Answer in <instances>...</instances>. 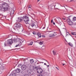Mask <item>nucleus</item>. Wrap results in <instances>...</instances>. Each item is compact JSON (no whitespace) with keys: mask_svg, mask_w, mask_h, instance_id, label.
Wrapping results in <instances>:
<instances>
[{"mask_svg":"<svg viewBox=\"0 0 76 76\" xmlns=\"http://www.w3.org/2000/svg\"><path fill=\"white\" fill-rule=\"evenodd\" d=\"M22 19L24 21L26 24H28L29 25L31 24V23L29 22V18L28 15L24 16L23 17H21L20 18H18V21L19 22H21V21H22Z\"/></svg>","mask_w":76,"mask_h":76,"instance_id":"1","label":"nucleus"},{"mask_svg":"<svg viewBox=\"0 0 76 76\" xmlns=\"http://www.w3.org/2000/svg\"><path fill=\"white\" fill-rule=\"evenodd\" d=\"M13 41L15 42L18 41L19 44H20L23 42V41L22 40V39L19 38L15 39L13 40Z\"/></svg>","mask_w":76,"mask_h":76,"instance_id":"2","label":"nucleus"},{"mask_svg":"<svg viewBox=\"0 0 76 76\" xmlns=\"http://www.w3.org/2000/svg\"><path fill=\"white\" fill-rule=\"evenodd\" d=\"M69 17H70V16L68 17V19H67V21L69 25V26H71V25H73V23H72L71 20H70V18H69Z\"/></svg>","mask_w":76,"mask_h":76,"instance_id":"3","label":"nucleus"},{"mask_svg":"<svg viewBox=\"0 0 76 76\" xmlns=\"http://www.w3.org/2000/svg\"><path fill=\"white\" fill-rule=\"evenodd\" d=\"M21 68L23 70H25L27 68V66L25 65H23L21 66Z\"/></svg>","mask_w":76,"mask_h":76,"instance_id":"4","label":"nucleus"},{"mask_svg":"<svg viewBox=\"0 0 76 76\" xmlns=\"http://www.w3.org/2000/svg\"><path fill=\"white\" fill-rule=\"evenodd\" d=\"M37 72L38 73H42L43 72L42 69L41 68H38L37 69Z\"/></svg>","mask_w":76,"mask_h":76,"instance_id":"5","label":"nucleus"},{"mask_svg":"<svg viewBox=\"0 0 76 76\" xmlns=\"http://www.w3.org/2000/svg\"><path fill=\"white\" fill-rule=\"evenodd\" d=\"M57 32H54L53 33L50 34L49 35V37H53L54 36H56L57 35Z\"/></svg>","mask_w":76,"mask_h":76,"instance_id":"6","label":"nucleus"},{"mask_svg":"<svg viewBox=\"0 0 76 76\" xmlns=\"http://www.w3.org/2000/svg\"><path fill=\"white\" fill-rule=\"evenodd\" d=\"M22 25L20 23H17L15 27H16V28H20L22 27Z\"/></svg>","mask_w":76,"mask_h":76,"instance_id":"7","label":"nucleus"},{"mask_svg":"<svg viewBox=\"0 0 76 76\" xmlns=\"http://www.w3.org/2000/svg\"><path fill=\"white\" fill-rule=\"evenodd\" d=\"M1 70H4V69H6V65L4 64H2L1 65Z\"/></svg>","mask_w":76,"mask_h":76,"instance_id":"8","label":"nucleus"},{"mask_svg":"<svg viewBox=\"0 0 76 76\" xmlns=\"http://www.w3.org/2000/svg\"><path fill=\"white\" fill-rule=\"evenodd\" d=\"M12 44V39H9L7 40V44L8 45H11Z\"/></svg>","mask_w":76,"mask_h":76,"instance_id":"9","label":"nucleus"},{"mask_svg":"<svg viewBox=\"0 0 76 76\" xmlns=\"http://www.w3.org/2000/svg\"><path fill=\"white\" fill-rule=\"evenodd\" d=\"M31 26L32 28H33L34 26H36V28H38V25H37V26L35 25V22L32 23Z\"/></svg>","mask_w":76,"mask_h":76,"instance_id":"10","label":"nucleus"},{"mask_svg":"<svg viewBox=\"0 0 76 76\" xmlns=\"http://www.w3.org/2000/svg\"><path fill=\"white\" fill-rule=\"evenodd\" d=\"M20 69L19 68H18L15 70V72H16V73H20Z\"/></svg>","mask_w":76,"mask_h":76,"instance_id":"11","label":"nucleus"},{"mask_svg":"<svg viewBox=\"0 0 76 76\" xmlns=\"http://www.w3.org/2000/svg\"><path fill=\"white\" fill-rule=\"evenodd\" d=\"M31 71L30 70H28V75H30V76H31V75H32V74H31Z\"/></svg>","mask_w":76,"mask_h":76,"instance_id":"12","label":"nucleus"},{"mask_svg":"<svg viewBox=\"0 0 76 76\" xmlns=\"http://www.w3.org/2000/svg\"><path fill=\"white\" fill-rule=\"evenodd\" d=\"M9 6V5L6 3H4L3 4H2V6Z\"/></svg>","mask_w":76,"mask_h":76,"instance_id":"13","label":"nucleus"},{"mask_svg":"<svg viewBox=\"0 0 76 76\" xmlns=\"http://www.w3.org/2000/svg\"><path fill=\"white\" fill-rule=\"evenodd\" d=\"M68 45H69V46H70V47H72L73 46V44H72V43L70 42L68 43Z\"/></svg>","mask_w":76,"mask_h":76,"instance_id":"14","label":"nucleus"},{"mask_svg":"<svg viewBox=\"0 0 76 76\" xmlns=\"http://www.w3.org/2000/svg\"><path fill=\"white\" fill-rule=\"evenodd\" d=\"M72 20L73 21H74V22H75V21H76V17H74L72 19Z\"/></svg>","mask_w":76,"mask_h":76,"instance_id":"15","label":"nucleus"},{"mask_svg":"<svg viewBox=\"0 0 76 76\" xmlns=\"http://www.w3.org/2000/svg\"><path fill=\"white\" fill-rule=\"evenodd\" d=\"M71 34L72 35H76V32H71Z\"/></svg>","mask_w":76,"mask_h":76,"instance_id":"16","label":"nucleus"},{"mask_svg":"<svg viewBox=\"0 0 76 76\" xmlns=\"http://www.w3.org/2000/svg\"><path fill=\"white\" fill-rule=\"evenodd\" d=\"M30 61L31 63L32 64L33 63H34V60H33V59H31L30 60Z\"/></svg>","mask_w":76,"mask_h":76,"instance_id":"17","label":"nucleus"},{"mask_svg":"<svg viewBox=\"0 0 76 76\" xmlns=\"http://www.w3.org/2000/svg\"><path fill=\"white\" fill-rule=\"evenodd\" d=\"M4 10H8V7H4Z\"/></svg>","mask_w":76,"mask_h":76,"instance_id":"18","label":"nucleus"},{"mask_svg":"<svg viewBox=\"0 0 76 76\" xmlns=\"http://www.w3.org/2000/svg\"><path fill=\"white\" fill-rule=\"evenodd\" d=\"M67 34L66 36H67V35H70L71 37H72V35H70V34H69V33L67 32L66 33Z\"/></svg>","mask_w":76,"mask_h":76,"instance_id":"19","label":"nucleus"},{"mask_svg":"<svg viewBox=\"0 0 76 76\" xmlns=\"http://www.w3.org/2000/svg\"><path fill=\"white\" fill-rule=\"evenodd\" d=\"M9 45V44H8L7 43H4V47H5V46H7V45Z\"/></svg>","mask_w":76,"mask_h":76,"instance_id":"20","label":"nucleus"},{"mask_svg":"<svg viewBox=\"0 0 76 76\" xmlns=\"http://www.w3.org/2000/svg\"><path fill=\"white\" fill-rule=\"evenodd\" d=\"M39 44L40 45H42V44H43V42H40L39 43Z\"/></svg>","mask_w":76,"mask_h":76,"instance_id":"21","label":"nucleus"},{"mask_svg":"<svg viewBox=\"0 0 76 76\" xmlns=\"http://www.w3.org/2000/svg\"><path fill=\"white\" fill-rule=\"evenodd\" d=\"M24 76H30V75H29L28 74H26L24 75Z\"/></svg>","mask_w":76,"mask_h":76,"instance_id":"22","label":"nucleus"},{"mask_svg":"<svg viewBox=\"0 0 76 76\" xmlns=\"http://www.w3.org/2000/svg\"><path fill=\"white\" fill-rule=\"evenodd\" d=\"M53 53L54 55H56V53H55V51H54V50H53Z\"/></svg>","mask_w":76,"mask_h":76,"instance_id":"23","label":"nucleus"},{"mask_svg":"<svg viewBox=\"0 0 76 76\" xmlns=\"http://www.w3.org/2000/svg\"><path fill=\"white\" fill-rule=\"evenodd\" d=\"M13 76H16V74L15 73H12Z\"/></svg>","mask_w":76,"mask_h":76,"instance_id":"24","label":"nucleus"},{"mask_svg":"<svg viewBox=\"0 0 76 76\" xmlns=\"http://www.w3.org/2000/svg\"><path fill=\"white\" fill-rule=\"evenodd\" d=\"M41 34L39 33H37V35H38V36H39V35H40Z\"/></svg>","mask_w":76,"mask_h":76,"instance_id":"25","label":"nucleus"},{"mask_svg":"<svg viewBox=\"0 0 76 76\" xmlns=\"http://www.w3.org/2000/svg\"><path fill=\"white\" fill-rule=\"evenodd\" d=\"M31 5H30L29 6V7H28V9H29V8H31Z\"/></svg>","mask_w":76,"mask_h":76,"instance_id":"26","label":"nucleus"},{"mask_svg":"<svg viewBox=\"0 0 76 76\" xmlns=\"http://www.w3.org/2000/svg\"><path fill=\"white\" fill-rule=\"evenodd\" d=\"M18 46H19V44H18V45H16L15 46V47H18Z\"/></svg>","mask_w":76,"mask_h":76,"instance_id":"27","label":"nucleus"},{"mask_svg":"<svg viewBox=\"0 0 76 76\" xmlns=\"http://www.w3.org/2000/svg\"><path fill=\"white\" fill-rule=\"evenodd\" d=\"M38 37H39V38H41V34L40 35H39V36H38Z\"/></svg>","mask_w":76,"mask_h":76,"instance_id":"28","label":"nucleus"},{"mask_svg":"<svg viewBox=\"0 0 76 76\" xmlns=\"http://www.w3.org/2000/svg\"><path fill=\"white\" fill-rule=\"evenodd\" d=\"M42 37H44V38H45V36L44 35H42Z\"/></svg>","mask_w":76,"mask_h":76,"instance_id":"29","label":"nucleus"},{"mask_svg":"<svg viewBox=\"0 0 76 76\" xmlns=\"http://www.w3.org/2000/svg\"><path fill=\"white\" fill-rule=\"evenodd\" d=\"M32 44H33V42H31L30 43L31 45H32Z\"/></svg>","mask_w":76,"mask_h":76,"instance_id":"30","label":"nucleus"},{"mask_svg":"<svg viewBox=\"0 0 76 76\" xmlns=\"http://www.w3.org/2000/svg\"><path fill=\"white\" fill-rule=\"evenodd\" d=\"M2 10V7L0 6V10Z\"/></svg>","mask_w":76,"mask_h":76,"instance_id":"31","label":"nucleus"},{"mask_svg":"<svg viewBox=\"0 0 76 76\" xmlns=\"http://www.w3.org/2000/svg\"><path fill=\"white\" fill-rule=\"evenodd\" d=\"M10 76H13L12 74H10Z\"/></svg>","mask_w":76,"mask_h":76,"instance_id":"32","label":"nucleus"},{"mask_svg":"<svg viewBox=\"0 0 76 76\" xmlns=\"http://www.w3.org/2000/svg\"><path fill=\"white\" fill-rule=\"evenodd\" d=\"M35 69H36V70H37V69H37V66H36L35 67Z\"/></svg>","mask_w":76,"mask_h":76,"instance_id":"33","label":"nucleus"},{"mask_svg":"<svg viewBox=\"0 0 76 76\" xmlns=\"http://www.w3.org/2000/svg\"><path fill=\"white\" fill-rule=\"evenodd\" d=\"M51 23H53V20H51Z\"/></svg>","mask_w":76,"mask_h":76,"instance_id":"34","label":"nucleus"},{"mask_svg":"<svg viewBox=\"0 0 76 76\" xmlns=\"http://www.w3.org/2000/svg\"><path fill=\"white\" fill-rule=\"evenodd\" d=\"M56 69H57L58 70H59V69H58V68L57 67H56Z\"/></svg>","mask_w":76,"mask_h":76,"instance_id":"35","label":"nucleus"},{"mask_svg":"<svg viewBox=\"0 0 76 76\" xmlns=\"http://www.w3.org/2000/svg\"><path fill=\"white\" fill-rule=\"evenodd\" d=\"M39 63H44V62H39Z\"/></svg>","mask_w":76,"mask_h":76,"instance_id":"36","label":"nucleus"},{"mask_svg":"<svg viewBox=\"0 0 76 76\" xmlns=\"http://www.w3.org/2000/svg\"><path fill=\"white\" fill-rule=\"evenodd\" d=\"M55 23L54 22H53V25H55Z\"/></svg>","mask_w":76,"mask_h":76,"instance_id":"37","label":"nucleus"},{"mask_svg":"<svg viewBox=\"0 0 76 76\" xmlns=\"http://www.w3.org/2000/svg\"><path fill=\"white\" fill-rule=\"evenodd\" d=\"M37 67H39V66H40L39 65H38V66H37Z\"/></svg>","mask_w":76,"mask_h":76,"instance_id":"38","label":"nucleus"},{"mask_svg":"<svg viewBox=\"0 0 76 76\" xmlns=\"http://www.w3.org/2000/svg\"><path fill=\"white\" fill-rule=\"evenodd\" d=\"M28 45H31V43H29V44H28Z\"/></svg>","mask_w":76,"mask_h":76,"instance_id":"39","label":"nucleus"},{"mask_svg":"<svg viewBox=\"0 0 76 76\" xmlns=\"http://www.w3.org/2000/svg\"><path fill=\"white\" fill-rule=\"evenodd\" d=\"M45 60V61H47V62H48V61H47L45 60Z\"/></svg>","mask_w":76,"mask_h":76,"instance_id":"40","label":"nucleus"},{"mask_svg":"<svg viewBox=\"0 0 76 76\" xmlns=\"http://www.w3.org/2000/svg\"><path fill=\"white\" fill-rule=\"evenodd\" d=\"M38 64H39V63H37V65H38Z\"/></svg>","mask_w":76,"mask_h":76,"instance_id":"41","label":"nucleus"},{"mask_svg":"<svg viewBox=\"0 0 76 76\" xmlns=\"http://www.w3.org/2000/svg\"><path fill=\"white\" fill-rule=\"evenodd\" d=\"M44 64H45V65H46V66H47V65L46 64V63H44Z\"/></svg>","mask_w":76,"mask_h":76,"instance_id":"42","label":"nucleus"},{"mask_svg":"<svg viewBox=\"0 0 76 76\" xmlns=\"http://www.w3.org/2000/svg\"><path fill=\"white\" fill-rule=\"evenodd\" d=\"M73 1V0H70V1Z\"/></svg>","mask_w":76,"mask_h":76,"instance_id":"43","label":"nucleus"},{"mask_svg":"<svg viewBox=\"0 0 76 76\" xmlns=\"http://www.w3.org/2000/svg\"><path fill=\"white\" fill-rule=\"evenodd\" d=\"M33 34H34V35H35V32L33 33Z\"/></svg>","mask_w":76,"mask_h":76,"instance_id":"44","label":"nucleus"},{"mask_svg":"<svg viewBox=\"0 0 76 76\" xmlns=\"http://www.w3.org/2000/svg\"><path fill=\"white\" fill-rule=\"evenodd\" d=\"M43 29H45V27H44L42 28Z\"/></svg>","mask_w":76,"mask_h":76,"instance_id":"45","label":"nucleus"},{"mask_svg":"<svg viewBox=\"0 0 76 76\" xmlns=\"http://www.w3.org/2000/svg\"><path fill=\"white\" fill-rule=\"evenodd\" d=\"M62 64V65H63V66H64V65H65V64Z\"/></svg>","mask_w":76,"mask_h":76,"instance_id":"46","label":"nucleus"},{"mask_svg":"<svg viewBox=\"0 0 76 76\" xmlns=\"http://www.w3.org/2000/svg\"><path fill=\"white\" fill-rule=\"evenodd\" d=\"M18 66H21V64H19L18 65Z\"/></svg>","mask_w":76,"mask_h":76,"instance_id":"47","label":"nucleus"},{"mask_svg":"<svg viewBox=\"0 0 76 76\" xmlns=\"http://www.w3.org/2000/svg\"><path fill=\"white\" fill-rule=\"evenodd\" d=\"M43 4H42V7H43Z\"/></svg>","mask_w":76,"mask_h":76,"instance_id":"48","label":"nucleus"},{"mask_svg":"<svg viewBox=\"0 0 76 76\" xmlns=\"http://www.w3.org/2000/svg\"><path fill=\"white\" fill-rule=\"evenodd\" d=\"M63 19L64 20H65L66 19H65V18H63Z\"/></svg>","mask_w":76,"mask_h":76,"instance_id":"49","label":"nucleus"},{"mask_svg":"<svg viewBox=\"0 0 76 76\" xmlns=\"http://www.w3.org/2000/svg\"><path fill=\"white\" fill-rule=\"evenodd\" d=\"M47 66L48 67H49V65H47Z\"/></svg>","mask_w":76,"mask_h":76,"instance_id":"50","label":"nucleus"},{"mask_svg":"<svg viewBox=\"0 0 76 76\" xmlns=\"http://www.w3.org/2000/svg\"><path fill=\"white\" fill-rule=\"evenodd\" d=\"M40 0H37L38 1H39Z\"/></svg>","mask_w":76,"mask_h":76,"instance_id":"51","label":"nucleus"},{"mask_svg":"<svg viewBox=\"0 0 76 76\" xmlns=\"http://www.w3.org/2000/svg\"><path fill=\"white\" fill-rule=\"evenodd\" d=\"M64 7H65V6H64Z\"/></svg>","mask_w":76,"mask_h":76,"instance_id":"52","label":"nucleus"},{"mask_svg":"<svg viewBox=\"0 0 76 76\" xmlns=\"http://www.w3.org/2000/svg\"><path fill=\"white\" fill-rule=\"evenodd\" d=\"M42 60H45V59H43Z\"/></svg>","mask_w":76,"mask_h":76,"instance_id":"53","label":"nucleus"},{"mask_svg":"<svg viewBox=\"0 0 76 76\" xmlns=\"http://www.w3.org/2000/svg\"><path fill=\"white\" fill-rule=\"evenodd\" d=\"M66 7H67V5H66Z\"/></svg>","mask_w":76,"mask_h":76,"instance_id":"54","label":"nucleus"},{"mask_svg":"<svg viewBox=\"0 0 76 76\" xmlns=\"http://www.w3.org/2000/svg\"><path fill=\"white\" fill-rule=\"evenodd\" d=\"M23 30L22 31V32H23Z\"/></svg>","mask_w":76,"mask_h":76,"instance_id":"55","label":"nucleus"},{"mask_svg":"<svg viewBox=\"0 0 76 76\" xmlns=\"http://www.w3.org/2000/svg\"><path fill=\"white\" fill-rule=\"evenodd\" d=\"M54 6H55H55H56V5H54Z\"/></svg>","mask_w":76,"mask_h":76,"instance_id":"56","label":"nucleus"},{"mask_svg":"<svg viewBox=\"0 0 76 76\" xmlns=\"http://www.w3.org/2000/svg\"><path fill=\"white\" fill-rule=\"evenodd\" d=\"M65 8L66 9V10H67V9H66V8Z\"/></svg>","mask_w":76,"mask_h":76,"instance_id":"57","label":"nucleus"},{"mask_svg":"<svg viewBox=\"0 0 76 76\" xmlns=\"http://www.w3.org/2000/svg\"><path fill=\"white\" fill-rule=\"evenodd\" d=\"M65 8L66 9V10H67V9H66V8Z\"/></svg>","mask_w":76,"mask_h":76,"instance_id":"58","label":"nucleus"},{"mask_svg":"<svg viewBox=\"0 0 76 76\" xmlns=\"http://www.w3.org/2000/svg\"><path fill=\"white\" fill-rule=\"evenodd\" d=\"M63 29H65V28H63Z\"/></svg>","mask_w":76,"mask_h":76,"instance_id":"59","label":"nucleus"},{"mask_svg":"<svg viewBox=\"0 0 76 76\" xmlns=\"http://www.w3.org/2000/svg\"><path fill=\"white\" fill-rule=\"evenodd\" d=\"M75 38H76V36H75Z\"/></svg>","mask_w":76,"mask_h":76,"instance_id":"60","label":"nucleus"},{"mask_svg":"<svg viewBox=\"0 0 76 76\" xmlns=\"http://www.w3.org/2000/svg\"><path fill=\"white\" fill-rule=\"evenodd\" d=\"M23 59H24V58H23Z\"/></svg>","mask_w":76,"mask_h":76,"instance_id":"61","label":"nucleus"}]
</instances>
